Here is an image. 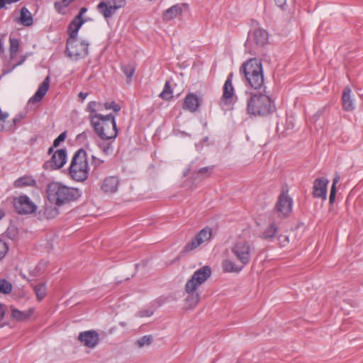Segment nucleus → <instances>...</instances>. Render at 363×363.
Listing matches in <instances>:
<instances>
[{"instance_id": "1", "label": "nucleus", "mask_w": 363, "mask_h": 363, "mask_svg": "<svg viewBox=\"0 0 363 363\" xmlns=\"http://www.w3.org/2000/svg\"><path fill=\"white\" fill-rule=\"evenodd\" d=\"M211 268L209 266H203L196 270L186 283L185 291L188 294L186 301L190 308L195 307L200 301V294L197 293L196 290L211 276Z\"/></svg>"}, {"instance_id": "2", "label": "nucleus", "mask_w": 363, "mask_h": 363, "mask_svg": "<svg viewBox=\"0 0 363 363\" xmlns=\"http://www.w3.org/2000/svg\"><path fill=\"white\" fill-rule=\"evenodd\" d=\"M49 201L57 206L74 201L79 197L77 189L70 188L59 182H51L47 188Z\"/></svg>"}, {"instance_id": "3", "label": "nucleus", "mask_w": 363, "mask_h": 363, "mask_svg": "<svg viewBox=\"0 0 363 363\" xmlns=\"http://www.w3.org/2000/svg\"><path fill=\"white\" fill-rule=\"evenodd\" d=\"M240 72L244 74L247 82L252 88L258 89L263 86V69L262 65L259 60L252 58L244 62L240 68Z\"/></svg>"}, {"instance_id": "4", "label": "nucleus", "mask_w": 363, "mask_h": 363, "mask_svg": "<svg viewBox=\"0 0 363 363\" xmlns=\"http://www.w3.org/2000/svg\"><path fill=\"white\" fill-rule=\"evenodd\" d=\"M95 133L102 140H114L118 135L115 116L112 113L103 115L90 123Z\"/></svg>"}, {"instance_id": "5", "label": "nucleus", "mask_w": 363, "mask_h": 363, "mask_svg": "<svg viewBox=\"0 0 363 363\" xmlns=\"http://www.w3.org/2000/svg\"><path fill=\"white\" fill-rule=\"evenodd\" d=\"M89 167L86 152L79 149L74 155L69 168V174L77 182H84L89 176Z\"/></svg>"}, {"instance_id": "6", "label": "nucleus", "mask_w": 363, "mask_h": 363, "mask_svg": "<svg viewBox=\"0 0 363 363\" xmlns=\"http://www.w3.org/2000/svg\"><path fill=\"white\" fill-rule=\"evenodd\" d=\"M247 110L254 116H267L275 110L271 99L265 94H253L247 100Z\"/></svg>"}, {"instance_id": "7", "label": "nucleus", "mask_w": 363, "mask_h": 363, "mask_svg": "<svg viewBox=\"0 0 363 363\" xmlns=\"http://www.w3.org/2000/svg\"><path fill=\"white\" fill-rule=\"evenodd\" d=\"M89 43L77 38H67L66 53L69 58L77 61L86 57L89 54Z\"/></svg>"}, {"instance_id": "8", "label": "nucleus", "mask_w": 363, "mask_h": 363, "mask_svg": "<svg viewBox=\"0 0 363 363\" xmlns=\"http://www.w3.org/2000/svg\"><path fill=\"white\" fill-rule=\"evenodd\" d=\"M254 247L247 240H238L231 247L230 250L236 257L238 263L242 266L248 264L250 262Z\"/></svg>"}, {"instance_id": "9", "label": "nucleus", "mask_w": 363, "mask_h": 363, "mask_svg": "<svg viewBox=\"0 0 363 363\" xmlns=\"http://www.w3.org/2000/svg\"><path fill=\"white\" fill-rule=\"evenodd\" d=\"M292 206L293 199L288 195V190L283 191L279 196L275 206V211L278 217L281 218L288 217L292 211Z\"/></svg>"}, {"instance_id": "10", "label": "nucleus", "mask_w": 363, "mask_h": 363, "mask_svg": "<svg viewBox=\"0 0 363 363\" xmlns=\"http://www.w3.org/2000/svg\"><path fill=\"white\" fill-rule=\"evenodd\" d=\"M233 74L230 73L225 82L223 90V95L220 99V106L223 108H229L233 102L234 88L233 86Z\"/></svg>"}, {"instance_id": "11", "label": "nucleus", "mask_w": 363, "mask_h": 363, "mask_svg": "<svg viewBox=\"0 0 363 363\" xmlns=\"http://www.w3.org/2000/svg\"><path fill=\"white\" fill-rule=\"evenodd\" d=\"M212 236V230L210 228H205L200 230L189 242L185 245L186 251H191L201 245L208 242Z\"/></svg>"}, {"instance_id": "12", "label": "nucleus", "mask_w": 363, "mask_h": 363, "mask_svg": "<svg viewBox=\"0 0 363 363\" xmlns=\"http://www.w3.org/2000/svg\"><path fill=\"white\" fill-rule=\"evenodd\" d=\"M14 207L19 214H28L35 211L36 205L26 195L14 199Z\"/></svg>"}, {"instance_id": "13", "label": "nucleus", "mask_w": 363, "mask_h": 363, "mask_svg": "<svg viewBox=\"0 0 363 363\" xmlns=\"http://www.w3.org/2000/svg\"><path fill=\"white\" fill-rule=\"evenodd\" d=\"M67 162V152L64 149L57 150L50 161L46 162L43 167L45 169H57L64 166Z\"/></svg>"}, {"instance_id": "14", "label": "nucleus", "mask_w": 363, "mask_h": 363, "mask_svg": "<svg viewBox=\"0 0 363 363\" xmlns=\"http://www.w3.org/2000/svg\"><path fill=\"white\" fill-rule=\"evenodd\" d=\"M328 180L325 178H318L314 181L313 186V196L325 200L327 198V189Z\"/></svg>"}, {"instance_id": "15", "label": "nucleus", "mask_w": 363, "mask_h": 363, "mask_svg": "<svg viewBox=\"0 0 363 363\" xmlns=\"http://www.w3.org/2000/svg\"><path fill=\"white\" fill-rule=\"evenodd\" d=\"M78 340L82 342L84 346L89 348H94L98 344L99 337V334L96 331L88 330L81 333L79 335Z\"/></svg>"}, {"instance_id": "16", "label": "nucleus", "mask_w": 363, "mask_h": 363, "mask_svg": "<svg viewBox=\"0 0 363 363\" xmlns=\"http://www.w3.org/2000/svg\"><path fill=\"white\" fill-rule=\"evenodd\" d=\"M119 184L120 181L117 177H106L101 183V189L106 194H112L118 191Z\"/></svg>"}, {"instance_id": "17", "label": "nucleus", "mask_w": 363, "mask_h": 363, "mask_svg": "<svg viewBox=\"0 0 363 363\" xmlns=\"http://www.w3.org/2000/svg\"><path fill=\"white\" fill-rule=\"evenodd\" d=\"M268 37V33L265 30L255 28L249 34L247 43L253 41L257 45L262 46L267 43Z\"/></svg>"}, {"instance_id": "18", "label": "nucleus", "mask_w": 363, "mask_h": 363, "mask_svg": "<svg viewBox=\"0 0 363 363\" xmlns=\"http://www.w3.org/2000/svg\"><path fill=\"white\" fill-rule=\"evenodd\" d=\"M50 77L48 76L39 86L35 94L29 99V103L40 102L48 91Z\"/></svg>"}, {"instance_id": "19", "label": "nucleus", "mask_w": 363, "mask_h": 363, "mask_svg": "<svg viewBox=\"0 0 363 363\" xmlns=\"http://www.w3.org/2000/svg\"><path fill=\"white\" fill-rule=\"evenodd\" d=\"M11 318L16 321H26L29 319L33 313V308L27 311H20L13 306H10Z\"/></svg>"}, {"instance_id": "20", "label": "nucleus", "mask_w": 363, "mask_h": 363, "mask_svg": "<svg viewBox=\"0 0 363 363\" xmlns=\"http://www.w3.org/2000/svg\"><path fill=\"white\" fill-rule=\"evenodd\" d=\"M342 108L346 111H351L354 109V103L352 97V90L350 87L344 88L342 96Z\"/></svg>"}, {"instance_id": "21", "label": "nucleus", "mask_w": 363, "mask_h": 363, "mask_svg": "<svg viewBox=\"0 0 363 363\" xmlns=\"http://www.w3.org/2000/svg\"><path fill=\"white\" fill-rule=\"evenodd\" d=\"M184 4H174L165 11L162 14V20L164 21H169L176 17L180 16L183 12Z\"/></svg>"}, {"instance_id": "22", "label": "nucleus", "mask_w": 363, "mask_h": 363, "mask_svg": "<svg viewBox=\"0 0 363 363\" xmlns=\"http://www.w3.org/2000/svg\"><path fill=\"white\" fill-rule=\"evenodd\" d=\"M200 104L196 95L190 93L187 94L184 101L183 108L191 112H195L199 107Z\"/></svg>"}, {"instance_id": "23", "label": "nucleus", "mask_w": 363, "mask_h": 363, "mask_svg": "<svg viewBox=\"0 0 363 363\" xmlns=\"http://www.w3.org/2000/svg\"><path fill=\"white\" fill-rule=\"evenodd\" d=\"M97 9L105 18H111L118 10L116 6L108 5V4L104 1H101L97 5Z\"/></svg>"}, {"instance_id": "24", "label": "nucleus", "mask_w": 363, "mask_h": 363, "mask_svg": "<svg viewBox=\"0 0 363 363\" xmlns=\"http://www.w3.org/2000/svg\"><path fill=\"white\" fill-rule=\"evenodd\" d=\"M245 266H242V264H237L235 262L231 260L230 259H225L222 262V267L225 272L233 273V272H240Z\"/></svg>"}, {"instance_id": "25", "label": "nucleus", "mask_w": 363, "mask_h": 363, "mask_svg": "<svg viewBox=\"0 0 363 363\" xmlns=\"http://www.w3.org/2000/svg\"><path fill=\"white\" fill-rule=\"evenodd\" d=\"M84 19H79V17H75L69 25V38H77V33L84 23Z\"/></svg>"}, {"instance_id": "26", "label": "nucleus", "mask_w": 363, "mask_h": 363, "mask_svg": "<svg viewBox=\"0 0 363 363\" xmlns=\"http://www.w3.org/2000/svg\"><path fill=\"white\" fill-rule=\"evenodd\" d=\"M99 105L100 103H98L97 101H90L87 104L86 111L89 113V119L90 121V123L103 116L102 114L97 113V107Z\"/></svg>"}, {"instance_id": "27", "label": "nucleus", "mask_w": 363, "mask_h": 363, "mask_svg": "<svg viewBox=\"0 0 363 363\" xmlns=\"http://www.w3.org/2000/svg\"><path fill=\"white\" fill-rule=\"evenodd\" d=\"M277 233V226L275 223H269L262 232L261 238L266 240H272Z\"/></svg>"}, {"instance_id": "28", "label": "nucleus", "mask_w": 363, "mask_h": 363, "mask_svg": "<svg viewBox=\"0 0 363 363\" xmlns=\"http://www.w3.org/2000/svg\"><path fill=\"white\" fill-rule=\"evenodd\" d=\"M20 22L25 26H30L33 24L31 13L26 7L21 9Z\"/></svg>"}, {"instance_id": "29", "label": "nucleus", "mask_w": 363, "mask_h": 363, "mask_svg": "<svg viewBox=\"0 0 363 363\" xmlns=\"http://www.w3.org/2000/svg\"><path fill=\"white\" fill-rule=\"evenodd\" d=\"M35 184V181L29 177H23L14 182V186L16 187H23L26 186H33Z\"/></svg>"}, {"instance_id": "30", "label": "nucleus", "mask_w": 363, "mask_h": 363, "mask_svg": "<svg viewBox=\"0 0 363 363\" xmlns=\"http://www.w3.org/2000/svg\"><path fill=\"white\" fill-rule=\"evenodd\" d=\"M159 96L164 100H169L173 97L172 91L170 86V82L167 81L165 82L162 91L160 94Z\"/></svg>"}, {"instance_id": "31", "label": "nucleus", "mask_w": 363, "mask_h": 363, "mask_svg": "<svg viewBox=\"0 0 363 363\" xmlns=\"http://www.w3.org/2000/svg\"><path fill=\"white\" fill-rule=\"evenodd\" d=\"M33 290L38 301H41L46 295L45 284H40L33 286Z\"/></svg>"}, {"instance_id": "32", "label": "nucleus", "mask_w": 363, "mask_h": 363, "mask_svg": "<svg viewBox=\"0 0 363 363\" xmlns=\"http://www.w3.org/2000/svg\"><path fill=\"white\" fill-rule=\"evenodd\" d=\"M12 284L6 279H0V294H9L12 291Z\"/></svg>"}, {"instance_id": "33", "label": "nucleus", "mask_w": 363, "mask_h": 363, "mask_svg": "<svg viewBox=\"0 0 363 363\" xmlns=\"http://www.w3.org/2000/svg\"><path fill=\"white\" fill-rule=\"evenodd\" d=\"M152 337L151 335H144L138 339L135 344L138 347H143L144 346H149L152 344Z\"/></svg>"}, {"instance_id": "34", "label": "nucleus", "mask_w": 363, "mask_h": 363, "mask_svg": "<svg viewBox=\"0 0 363 363\" xmlns=\"http://www.w3.org/2000/svg\"><path fill=\"white\" fill-rule=\"evenodd\" d=\"M10 53L11 57L13 58L16 55L19 48V41L16 38H10Z\"/></svg>"}, {"instance_id": "35", "label": "nucleus", "mask_w": 363, "mask_h": 363, "mask_svg": "<svg viewBox=\"0 0 363 363\" xmlns=\"http://www.w3.org/2000/svg\"><path fill=\"white\" fill-rule=\"evenodd\" d=\"M121 69L123 70V72L126 76V77L129 79V81H130L135 72L134 67L131 65H123L121 67Z\"/></svg>"}, {"instance_id": "36", "label": "nucleus", "mask_w": 363, "mask_h": 363, "mask_svg": "<svg viewBox=\"0 0 363 363\" xmlns=\"http://www.w3.org/2000/svg\"><path fill=\"white\" fill-rule=\"evenodd\" d=\"M74 0H62L55 2V8L56 10L61 13L65 7L68 6Z\"/></svg>"}, {"instance_id": "37", "label": "nucleus", "mask_w": 363, "mask_h": 363, "mask_svg": "<svg viewBox=\"0 0 363 363\" xmlns=\"http://www.w3.org/2000/svg\"><path fill=\"white\" fill-rule=\"evenodd\" d=\"M99 147L102 152L106 155H109L113 152V147L111 143H102L99 144Z\"/></svg>"}, {"instance_id": "38", "label": "nucleus", "mask_w": 363, "mask_h": 363, "mask_svg": "<svg viewBox=\"0 0 363 363\" xmlns=\"http://www.w3.org/2000/svg\"><path fill=\"white\" fill-rule=\"evenodd\" d=\"M104 162V160L98 158L95 155H92L91 156V165L94 167V171L100 168Z\"/></svg>"}, {"instance_id": "39", "label": "nucleus", "mask_w": 363, "mask_h": 363, "mask_svg": "<svg viewBox=\"0 0 363 363\" xmlns=\"http://www.w3.org/2000/svg\"><path fill=\"white\" fill-rule=\"evenodd\" d=\"M8 250V245L2 240H0V260L5 257Z\"/></svg>"}, {"instance_id": "40", "label": "nucleus", "mask_w": 363, "mask_h": 363, "mask_svg": "<svg viewBox=\"0 0 363 363\" xmlns=\"http://www.w3.org/2000/svg\"><path fill=\"white\" fill-rule=\"evenodd\" d=\"M104 107L106 109H113L115 112H118L121 110V106L114 101L112 102H106L104 104Z\"/></svg>"}, {"instance_id": "41", "label": "nucleus", "mask_w": 363, "mask_h": 363, "mask_svg": "<svg viewBox=\"0 0 363 363\" xmlns=\"http://www.w3.org/2000/svg\"><path fill=\"white\" fill-rule=\"evenodd\" d=\"M66 138V133H62L53 142V147H57L61 142L65 141Z\"/></svg>"}, {"instance_id": "42", "label": "nucleus", "mask_w": 363, "mask_h": 363, "mask_svg": "<svg viewBox=\"0 0 363 363\" xmlns=\"http://www.w3.org/2000/svg\"><path fill=\"white\" fill-rule=\"evenodd\" d=\"M278 240L282 247L286 246L289 242V237L286 235H280L278 237Z\"/></svg>"}, {"instance_id": "43", "label": "nucleus", "mask_w": 363, "mask_h": 363, "mask_svg": "<svg viewBox=\"0 0 363 363\" xmlns=\"http://www.w3.org/2000/svg\"><path fill=\"white\" fill-rule=\"evenodd\" d=\"M112 5L116 6L117 9L123 8L125 6L126 1L125 0H113Z\"/></svg>"}, {"instance_id": "44", "label": "nucleus", "mask_w": 363, "mask_h": 363, "mask_svg": "<svg viewBox=\"0 0 363 363\" xmlns=\"http://www.w3.org/2000/svg\"><path fill=\"white\" fill-rule=\"evenodd\" d=\"M23 118V116L22 114L16 115L13 119V124L11 125V128H14L18 123H19L22 121Z\"/></svg>"}, {"instance_id": "45", "label": "nucleus", "mask_w": 363, "mask_h": 363, "mask_svg": "<svg viewBox=\"0 0 363 363\" xmlns=\"http://www.w3.org/2000/svg\"><path fill=\"white\" fill-rule=\"evenodd\" d=\"M336 192H337L336 188L331 187L330 197H329V201L330 203H334L335 199Z\"/></svg>"}, {"instance_id": "46", "label": "nucleus", "mask_w": 363, "mask_h": 363, "mask_svg": "<svg viewBox=\"0 0 363 363\" xmlns=\"http://www.w3.org/2000/svg\"><path fill=\"white\" fill-rule=\"evenodd\" d=\"M152 314H153V312L152 311L143 310V311H140L138 313V316L139 317H149V316H151Z\"/></svg>"}, {"instance_id": "47", "label": "nucleus", "mask_w": 363, "mask_h": 363, "mask_svg": "<svg viewBox=\"0 0 363 363\" xmlns=\"http://www.w3.org/2000/svg\"><path fill=\"white\" fill-rule=\"evenodd\" d=\"M86 11H87L86 8H85V7L81 8L79 13H78V15L76 17H79V19H83L82 16L84 13H85L86 12Z\"/></svg>"}, {"instance_id": "48", "label": "nucleus", "mask_w": 363, "mask_h": 363, "mask_svg": "<svg viewBox=\"0 0 363 363\" xmlns=\"http://www.w3.org/2000/svg\"><path fill=\"white\" fill-rule=\"evenodd\" d=\"M211 170V168L209 167H203V168H201L198 173L199 174H204V173H206V172H208L209 171Z\"/></svg>"}, {"instance_id": "49", "label": "nucleus", "mask_w": 363, "mask_h": 363, "mask_svg": "<svg viewBox=\"0 0 363 363\" xmlns=\"http://www.w3.org/2000/svg\"><path fill=\"white\" fill-rule=\"evenodd\" d=\"M88 95V93L79 92L78 94V97L81 99L82 101H84Z\"/></svg>"}, {"instance_id": "50", "label": "nucleus", "mask_w": 363, "mask_h": 363, "mask_svg": "<svg viewBox=\"0 0 363 363\" xmlns=\"http://www.w3.org/2000/svg\"><path fill=\"white\" fill-rule=\"evenodd\" d=\"M339 181H340V176L337 174V175H335V178L333 179V184H332L331 187L336 188V185Z\"/></svg>"}, {"instance_id": "51", "label": "nucleus", "mask_w": 363, "mask_h": 363, "mask_svg": "<svg viewBox=\"0 0 363 363\" xmlns=\"http://www.w3.org/2000/svg\"><path fill=\"white\" fill-rule=\"evenodd\" d=\"M274 1L276 2V4L279 7H282L283 6H284L286 2V0H274Z\"/></svg>"}, {"instance_id": "52", "label": "nucleus", "mask_w": 363, "mask_h": 363, "mask_svg": "<svg viewBox=\"0 0 363 363\" xmlns=\"http://www.w3.org/2000/svg\"><path fill=\"white\" fill-rule=\"evenodd\" d=\"M5 311L4 309V305L0 304V320H1L4 316Z\"/></svg>"}, {"instance_id": "53", "label": "nucleus", "mask_w": 363, "mask_h": 363, "mask_svg": "<svg viewBox=\"0 0 363 363\" xmlns=\"http://www.w3.org/2000/svg\"><path fill=\"white\" fill-rule=\"evenodd\" d=\"M25 60H26V57H23L22 59L18 62H17L16 64H15L13 65V67H16L18 65H22L23 63V62L25 61Z\"/></svg>"}, {"instance_id": "54", "label": "nucleus", "mask_w": 363, "mask_h": 363, "mask_svg": "<svg viewBox=\"0 0 363 363\" xmlns=\"http://www.w3.org/2000/svg\"><path fill=\"white\" fill-rule=\"evenodd\" d=\"M6 4V1L5 0H0V9L4 8Z\"/></svg>"}, {"instance_id": "55", "label": "nucleus", "mask_w": 363, "mask_h": 363, "mask_svg": "<svg viewBox=\"0 0 363 363\" xmlns=\"http://www.w3.org/2000/svg\"><path fill=\"white\" fill-rule=\"evenodd\" d=\"M4 216V213L2 210L0 209V220L2 219V218Z\"/></svg>"}, {"instance_id": "56", "label": "nucleus", "mask_w": 363, "mask_h": 363, "mask_svg": "<svg viewBox=\"0 0 363 363\" xmlns=\"http://www.w3.org/2000/svg\"><path fill=\"white\" fill-rule=\"evenodd\" d=\"M54 147H53V146H52V147H50L49 148V150H48V153H49V154H50V153H52V151H53V148H54Z\"/></svg>"}, {"instance_id": "57", "label": "nucleus", "mask_w": 363, "mask_h": 363, "mask_svg": "<svg viewBox=\"0 0 363 363\" xmlns=\"http://www.w3.org/2000/svg\"><path fill=\"white\" fill-rule=\"evenodd\" d=\"M52 211L54 212L55 215L57 214V210L56 208L53 209Z\"/></svg>"}]
</instances>
